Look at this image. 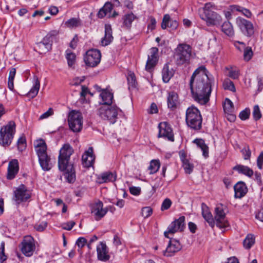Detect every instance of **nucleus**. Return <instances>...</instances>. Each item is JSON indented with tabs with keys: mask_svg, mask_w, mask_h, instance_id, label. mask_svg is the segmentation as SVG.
I'll return each mask as SVG.
<instances>
[{
	"mask_svg": "<svg viewBox=\"0 0 263 263\" xmlns=\"http://www.w3.org/2000/svg\"><path fill=\"white\" fill-rule=\"evenodd\" d=\"M190 87L195 101L201 105L209 102L211 93V81L205 67H199L194 72L190 79Z\"/></svg>",
	"mask_w": 263,
	"mask_h": 263,
	"instance_id": "1",
	"label": "nucleus"
},
{
	"mask_svg": "<svg viewBox=\"0 0 263 263\" xmlns=\"http://www.w3.org/2000/svg\"><path fill=\"white\" fill-rule=\"evenodd\" d=\"M73 148L68 143L64 144L60 151L58 157V166L60 171L64 172L65 177L68 182L73 183L76 180L75 171L72 164L69 163Z\"/></svg>",
	"mask_w": 263,
	"mask_h": 263,
	"instance_id": "2",
	"label": "nucleus"
},
{
	"mask_svg": "<svg viewBox=\"0 0 263 263\" xmlns=\"http://www.w3.org/2000/svg\"><path fill=\"white\" fill-rule=\"evenodd\" d=\"M185 121L191 129L199 130L202 127V118L199 109L194 106L189 107L186 111Z\"/></svg>",
	"mask_w": 263,
	"mask_h": 263,
	"instance_id": "3",
	"label": "nucleus"
},
{
	"mask_svg": "<svg viewBox=\"0 0 263 263\" xmlns=\"http://www.w3.org/2000/svg\"><path fill=\"white\" fill-rule=\"evenodd\" d=\"M192 53L191 47L186 44H179L175 49V58L178 65L188 63Z\"/></svg>",
	"mask_w": 263,
	"mask_h": 263,
	"instance_id": "4",
	"label": "nucleus"
},
{
	"mask_svg": "<svg viewBox=\"0 0 263 263\" xmlns=\"http://www.w3.org/2000/svg\"><path fill=\"white\" fill-rule=\"evenodd\" d=\"M15 132V124L11 121L3 126L0 130V144L4 146H9L12 142Z\"/></svg>",
	"mask_w": 263,
	"mask_h": 263,
	"instance_id": "5",
	"label": "nucleus"
},
{
	"mask_svg": "<svg viewBox=\"0 0 263 263\" xmlns=\"http://www.w3.org/2000/svg\"><path fill=\"white\" fill-rule=\"evenodd\" d=\"M119 108L116 106L103 105L98 110V115L103 120H108L111 123L116 122Z\"/></svg>",
	"mask_w": 263,
	"mask_h": 263,
	"instance_id": "6",
	"label": "nucleus"
},
{
	"mask_svg": "<svg viewBox=\"0 0 263 263\" xmlns=\"http://www.w3.org/2000/svg\"><path fill=\"white\" fill-rule=\"evenodd\" d=\"M211 6L210 3L205 4L203 8L204 13L201 15V18L205 21L209 26L219 24L222 21V18L216 12L210 9Z\"/></svg>",
	"mask_w": 263,
	"mask_h": 263,
	"instance_id": "7",
	"label": "nucleus"
},
{
	"mask_svg": "<svg viewBox=\"0 0 263 263\" xmlns=\"http://www.w3.org/2000/svg\"><path fill=\"white\" fill-rule=\"evenodd\" d=\"M82 116L80 112L72 110L68 116V124L70 128L73 132H79L83 127Z\"/></svg>",
	"mask_w": 263,
	"mask_h": 263,
	"instance_id": "8",
	"label": "nucleus"
},
{
	"mask_svg": "<svg viewBox=\"0 0 263 263\" xmlns=\"http://www.w3.org/2000/svg\"><path fill=\"white\" fill-rule=\"evenodd\" d=\"M101 54L97 49H90L87 51L84 57V61L88 66L93 67L100 62Z\"/></svg>",
	"mask_w": 263,
	"mask_h": 263,
	"instance_id": "9",
	"label": "nucleus"
},
{
	"mask_svg": "<svg viewBox=\"0 0 263 263\" xmlns=\"http://www.w3.org/2000/svg\"><path fill=\"white\" fill-rule=\"evenodd\" d=\"M31 196V191L23 184L14 191V199L18 204L27 201L30 198Z\"/></svg>",
	"mask_w": 263,
	"mask_h": 263,
	"instance_id": "10",
	"label": "nucleus"
},
{
	"mask_svg": "<svg viewBox=\"0 0 263 263\" xmlns=\"http://www.w3.org/2000/svg\"><path fill=\"white\" fill-rule=\"evenodd\" d=\"M236 24L244 35L251 36L254 34V27L251 22L242 17H238L236 18Z\"/></svg>",
	"mask_w": 263,
	"mask_h": 263,
	"instance_id": "11",
	"label": "nucleus"
},
{
	"mask_svg": "<svg viewBox=\"0 0 263 263\" xmlns=\"http://www.w3.org/2000/svg\"><path fill=\"white\" fill-rule=\"evenodd\" d=\"M215 219L217 226L220 228H224L229 226V223L226 219V213L224 212L223 205L219 204L215 209Z\"/></svg>",
	"mask_w": 263,
	"mask_h": 263,
	"instance_id": "12",
	"label": "nucleus"
},
{
	"mask_svg": "<svg viewBox=\"0 0 263 263\" xmlns=\"http://www.w3.org/2000/svg\"><path fill=\"white\" fill-rule=\"evenodd\" d=\"M185 217L181 216L173 221L168 227L167 231L165 232V237L169 238V234H174L177 231H182L184 228Z\"/></svg>",
	"mask_w": 263,
	"mask_h": 263,
	"instance_id": "13",
	"label": "nucleus"
},
{
	"mask_svg": "<svg viewBox=\"0 0 263 263\" xmlns=\"http://www.w3.org/2000/svg\"><path fill=\"white\" fill-rule=\"evenodd\" d=\"M91 212L97 221L100 220L108 212L107 208H103L102 201H98L91 205Z\"/></svg>",
	"mask_w": 263,
	"mask_h": 263,
	"instance_id": "14",
	"label": "nucleus"
},
{
	"mask_svg": "<svg viewBox=\"0 0 263 263\" xmlns=\"http://www.w3.org/2000/svg\"><path fill=\"white\" fill-rule=\"evenodd\" d=\"M159 134L158 137H163L168 140L174 141V137L172 129L170 124L167 122H161L158 126Z\"/></svg>",
	"mask_w": 263,
	"mask_h": 263,
	"instance_id": "15",
	"label": "nucleus"
},
{
	"mask_svg": "<svg viewBox=\"0 0 263 263\" xmlns=\"http://www.w3.org/2000/svg\"><path fill=\"white\" fill-rule=\"evenodd\" d=\"M35 250V245L33 239L31 237H25L22 242L21 250L22 253L26 256L30 257L32 255Z\"/></svg>",
	"mask_w": 263,
	"mask_h": 263,
	"instance_id": "16",
	"label": "nucleus"
},
{
	"mask_svg": "<svg viewBox=\"0 0 263 263\" xmlns=\"http://www.w3.org/2000/svg\"><path fill=\"white\" fill-rule=\"evenodd\" d=\"M158 49L157 47H152L150 49L149 54L145 65V69L150 71L156 66L158 60Z\"/></svg>",
	"mask_w": 263,
	"mask_h": 263,
	"instance_id": "17",
	"label": "nucleus"
},
{
	"mask_svg": "<svg viewBox=\"0 0 263 263\" xmlns=\"http://www.w3.org/2000/svg\"><path fill=\"white\" fill-rule=\"evenodd\" d=\"M181 248L182 246L178 240L171 239L170 240L169 243L166 249L163 251V254L166 256H172L180 251Z\"/></svg>",
	"mask_w": 263,
	"mask_h": 263,
	"instance_id": "18",
	"label": "nucleus"
},
{
	"mask_svg": "<svg viewBox=\"0 0 263 263\" xmlns=\"http://www.w3.org/2000/svg\"><path fill=\"white\" fill-rule=\"evenodd\" d=\"M95 160V156L93 155V148L90 147L82 155V165L85 167L89 168L92 166Z\"/></svg>",
	"mask_w": 263,
	"mask_h": 263,
	"instance_id": "19",
	"label": "nucleus"
},
{
	"mask_svg": "<svg viewBox=\"0 0 263 263\" xmlns=\"http://www.w3.org/2000/svg\"><path fill=\"white\" fill-rule=\"evenodd\" d=\"M97 257L99 260L106 261L110 258L108 250L105 243L100 242L97 247Z\"/></svg>",
	"mask_w": 263,
	"mask_h": 263,
	"instance_id": "20",
	"label": "nucleus"
},
{
	"mask_svg": "<svg viewBox=\"0 0 263 263\" xmlns=\"http://www.w3.org/2000/svg\"><path fill=\"white\" fill-rule=\"evenodd\" d=\"M178 95L174 91H169L167 97V105L168 108L174 110L179 105Z\"/></svg>",
	"mask_w": 263,
	"mask_h": 263,
	"instance_id": "21",
	"label": "nucleus"
},
{
	"mask_svg": "<svg viewBox=\"0 0 263 263\" xmlns=\"http://www.w3.org/2000/svg\"><path fill=\"white\" fill-rule=\"evenodd\" d=\"M19 170L18 162L16 159H13L9 163L7 178L9 180L14 179Z\"/></svg>",
	"mask_w": 263,
	"mask_h": 263,
	"instance_id": "22",
	"label": "nucleus"
},
{
	"mask_svg": "<svg viewBox=\"0 0 263 263\" xmlns=\"http://www.w3.org/2000/svg\"><path fill=\"white\" fill-rule=\"evenodd\" d=\"M116 178L117 175L116 173L106 172L98 176L97 181L100 184L108 182H114L116 181Z\"/></svg>",
	"mask_w": 263,
	"mask_h": 263,
	"instance_id": "23",
	"label": "nucleus"
},
{
	"mask_svg": "<svg viewBox=\"0 0 263 263\" xmlns=\"http://www.w3.org/2000/svg\"><path fill=\"white\" fill-rule=\"evenodd\" d=\"M112 8L113 6L112 4L110 2H106L104 6L99 10L98 13V17L99 18H103L106 15H108L109 17H111V12ZM118 14L116 12H114L112 16L115 17Z\"/></svg>",
	"mask_w": 263,
	"mask_h": 263,
	"instance_id": "24",
	"label": "nucleus"
},
{
	"mask_svg": "<svg viewBox=\"0 0 263 263\" xmlns=\"http://www.w3.org/2000/svg\"><path fill=\"white\" fill-rule=\"evenodd\" d=\"M235 197L241 198L243 197L248 192L246 184L241 181L237 183L234 186Z\"/></svg>",
	"mask_w": 263,
	"mask_h": 263,
	"instance_id": "25",
	"label": "nucleus"
},
{
	"mask_svg": "<svg viewBox=\"0 0 263 263\" xmlns=\"http://www.w3.org/2000/svg\"><path fill=\"white\" fill-rule=\"evenodd\" d=\"M39 158V161L42 168L45 171L50 170L52 167V164L51 161V158L47 154L41 155Z\"/></svg>",
	"mask_w": 263,
	"mask_h": 263,
	"instance_id": "26",
	"label": "nucleus"
},
{
	"mask_svg": "<svg viewBox=\"0 0 263 263\" xmlns=\"http://www.w3.org/2000/svg\"><path fill=\"white\" fill-rule=\"evenodd\" d=\"M35 150L38 157L47 154V145L43 139H39L34 142Z\"/></svg>",
	"mask_w": 263,
	"mask_h": 263,
	"instance_id": "27",
	"label": "nucleus"
},
{
	"mask_svg": "<svg viewBox=\"0 0 263 263\" xmlns=\"http://www.w3.org/2000/svg\"><path fill=\"white\" fill-rule=\"evenodd\" d=\"M112 40L111 27L109 24H106L105 25V35L101 40V44L103 46H107L111 43Z\"/></svg>",
	"mask_w": 263,
	"mask_h": 263,
	"instance_id": "28",
	"label": "nucleus"
},
{
	"mask_svg": "<svg viewBox=\"0 0 263 263\" xmlns=\"http://www.w3.org/2000/svg\"><path fill=\"white\" fill-rule=\"evenodd\" d=\"M201 208L203 217L211 227H213L214 226L215 222L212 214L210 212L208 207L205 205V204L202 203L201 204Z\"/></svg>",
	"mask_w": 263,
	"mask_h": 263,
	"instance_id": "29",
	"label": "nucleus"
},
{
	"mask_svg": "<svg viewBox=\"0 0 263 263\" xmlns=\"http://www.w3.org/2000/svg\"><path fill=\"white\" fill-rule=\"evenodd\" d=\"M178 25V22L171 20L168 14L164 15L161 23V27L163 29H166L167 27L171 28L172 29H175L177 28Z\"/></svg>",
	"mask_w": 263,
	"mask_h": 263,
	"instance_id": "30",
	"label": "nucleus"
},
{
	"mask_svg": "<svg viewBox=\"0 0 263 263\" xmlns=\"http://www.w3.org/2000/svg\"><path fill=\"white\" fill-rule=\"evenodd\" d=\"M59 34V31L57 30H52L49 32L43 39L42 42L46 44L47 48L52 47L53 40L55 39L57 36Z\"/></svg>",
	"mask_w": 263,
	"mask_h": 263,
	"instance_id": "31",
	"label": "nucleus"
},
{
	"mask_svg": "<svg viewBox=\"0 0 263 263\" xmlns=\"http://www.w3.org/2000/svg\"><path fill=\"white\" fill-rule=\"evenodd\" d=\"M238 43L242 46V48H244V52H243V58L245 61H249L252 57V55L253 54L252 50L251 47H246L245 44L243 42H237L235 43V46L236 48H237L239 50H241L240 48L239 47H238L236 44Z\"/></svg>",
	"mask_w": 263,
	"mask_h": 263,
	"instance_id": "32",
	"label": "nucleus"
},
{
	"mask_svg": "<svg viewBox=\"0 0 263 263\" xmlns=\"http://www.w3.org/2000/svg\"><path fill=\"white\" fill-rule=\"evenodd\" d=\"M34 84L32 87L27 94L28 97L31 98H34L38 93L40 87V82L36 76H34Z\"/></svg>",
	"mask_w": 263,
	"mask_h": 263,
	"instance_id": "33",
	"label": "nucleus"
},
{
	"mask_svg": "<svg viewBox=\"0 0 263 263\" xmlns=\"http://www.w3.org/2000/svg\"><path fill=\"white\" fill-rule=\"evenodd\" d=\"M34 84L32 87L27 94L28 97L31 98H34L38 93L40 87V82L36 76H34Z\"/></svg>",
	"mask_w": 263,
	"mask_h": 263,
	"instance_id": "34",
	"label": "nucleus"
},
{
	"mask_svg": "<svg viewBox=\"0 0 263 263\" xmlns=\"http://www.w3.org/2000/svg\"><path fill=\"white\" fill-rule=\"evenodd\" d=\"M174 75L173 69H170L168 65L165 64L162 71V79L164 82L167 83Z\"/></svg>",
	"mask_w": 263,
	"mask_h": 263,
	"instance_id": "35",
	"label": "nucleus"
},
{
	"mask_svg": "<svg viewBox=\"0 0 263 263\" xmlns=\"http://www.w3.org/2000/svg\"><path fill=\"white\" fill-rule=\"evenodd\" d=\"M104 105H111L113 99V93L106 90H103L100 94Z\"/></svg>",
	"mask_w": 263,
	"mask_h": 263,
	"instance_id": "36",
	"label": "nucleus"
},
{
	"mask_svg": "<svg viewBox=\"0 0 263 263\" xmlns=\"http://www.w3.org/2000/svg\"><path fill=\"white\" fill-rule=\"evenodd\" d=\"M194 143L200 148L204 158H208L209 157V147L205 144L204 141L202 139H196L194 140Z\"/></svg>",
	"mask_w": 263,
	"mask_h": 263,
	"instance_id": "37",
	"label": "nucleus"
},
{
	"mask_svg": "<svg viewBox=\"0 0 263 263\" xmlns=\"http://www.w3.org/2000/svg\"><path fill=\"white\" fill-rule=\"evenodd\" d=\"M233 170L249 177H251L253 175V170L247 166L237 165L233 167Z\"/></svg>",
	"mask_w": 263,
	"mask_h": 263,
	"instance_id": "38",
	"label": "nucleus"
},
{
	"mask_svg": "<svg viewBox=\"0 0 263 263\" xmlns=\"http://www.w3.org/2000/svg\"><path fill=\"white\" fill-rule=\"evenodd\" d=\"M222 31L227 35L232 36L234 34V31L232 25L229 22H225L221 26Z\"/></svg>",
	"mask_w": 263,
	"mask_h": 263,
	"instance_id": "39",
	"label": "nucleus"
},
{
	"mask_svg": "<svg viewBox=\"0 0 263 263\" xmlns=\"http://www.w3.org/2000/svg\"><path fill=\"white\" fill-rule=\"evenodd\" d=\"M64 24L68 28H77L82 25V22L79 17H73L66 21Z\"/></svg>",
	"mask_w": 263,
	"mask_h": 263,
	"instance_id": "40",
	"label": "nucleus"
},
{
	"mask_svg": "<svg viewBox=\"0 0 263 263\" xmlns=\"http://www.w3.org/2000/svg\"><path fill=\"white\" fill-rule=\"evenodd\" d=\"M231 10L232 11H236L240 12L248 18H251L252 15V13L249 9L245 8L238 5L231 6Z\"/></svg>",
	"mask_w": 263,
	"mask_h": 263,
	"instance_id": "41",
	"label": "nucleus"
},
{
	"mask_svg": "<svg viewBox=\"0 0 263 263\" xmlns=\"http://www.w3.org/2000/svg\"><path fill=\"white\" fill-rule=\"evenodd\" d=\"M136 18V16L133 13H130L125 14L123 17V24L127 28H130L133 22Z\"/></svg>",
	"mask_w": 263,
	"mask_h": 263,
	"instance_id": "42",
	"label": "nucleus"
},
{
	"mask_svg": "<svg viewBox=\"0 0 263 263\" xmlns=\"http://www.w3.org/2000/svg\"><path fill=\"white\" fill-rule=\"evenodd\" d=\"M255 243V237L251 234H248L243 240V247L246 249H250Z\"/></svg>",
	"mask_w": 263,
	"mask_h": 263,
	"instance_id": "43",
	"label": "nucleus"
},
{
	"mask_svg": "<svg viewBox=\"0 0 263 263\" xmlns=\"http://www.w3.org/2000/svg\"><path fill=\"white\" fill-rule=\"evenodd\" d=\"M16 74V69L13 67H11L10 69L9 74V78H8V85L9 88L11 90H13L14 89V79L15 78V76Z\"/></svg>",
	"mask_w": 263,
	"mask_h": 263,
	"instance_id": "44",
	"label": "nucleus"
},
{
	"mask_svg": "<svg viewBox=\"0 0 263 263\" xmlns=\"http://www.w3.org/2000/svg\"><path fill=\"white\" fill-rule=\"evenodd\" d=\"M66 58L67 60L68 65L69 67H72L75 63L76 55L69 50L66 51Z\"/></svg>",
	"mask_w": 263,
	"mask_h": 263,
	"instance_id": "45",
	"label": "nucleus"
},
{
	"mask_svg": "<svg viewBox=\"0 0 263 263\" xmlns=\"http://www.w3.org/2000/svg\"><path fill=\"white\" fill-rule=\"evenodd\" d=\"M160 166V163L159 160H152L148 167V169L150 171V174H153L156 173L158 171Z\"/></svg>",
	"mask_w": 263,
	"mask_h": 263,
	"instance_id": "46",
	"label": "nucleus"
},
{
	"mask_svg": "<svg viewBox=\"0 0 263 263\" xmlns=\"http://www.w3.org/2000/svg\"><path fill=\"white\" fill-rule=\"evenodd\" d=\"M36 50L40 53H45L51 49V47L47 48L46 44H44L42 41L37 43L36 46Z\"/></svg>",
	"mask_w": 263,
	"mask_h": 263,
	"instance_id": "47",
	"label": "nucleus"
},
{
	"mask_svg": "<svg viewBox=\"0 0 263 263\" xmlns=\"http://www.w3.org/2000/svg\"><path fill=\"white\" fill-rule=\"evenodd\" d=\"M183 167L185 170V172L187 174H190L193 171L194 166L192 164L189 162V161L186 159H182Z\"/></svg>",
	"mask_w": 263,
	"mask_h": 263,
	"instance_id": "48",
	"label": "nucleus"
},
{
	"mask_svg": "<svg viewBox=\"0 0 263 263\" xmlns=\"http://www.w3.org/2000/svg\"><path fill=\"white\" fill-rule=\"evenodd\" d=\"M223 87L224 89L229 90L232 92H235L236 90L233 82L229 79L224 80L223 83Z\"/></svg>",
	"mask_w": 263,
	"mask_h": 263,
	"instance_id": "49",
	"label": "nucleus"
},
{
	"mask_svg": "<svg viewBox=\"0 0 263 263\" xmlns=\"http://www.w3.org/2000/svg\"><path fill=\"white\" fill-rule=\"evenodd\" d=\"M127 80L129 87H135L136 85V80L134 73L129 72L127 77Z\"/></svg>",
	"mask_w": 263,
	"mask_h": 263,
	"instance_id": "50",
	"label": "nucleus"
},
{
	"mask_svg": "<svg viewBox=\"0 0 263 263\" xmlns=\"http://www.w3.org/2000/svg\"><path fill=\"white\" fill-rule=\"evenodd\" d=\"M233 104L229 99L226 98L223 104V109L224 111L230 112L233 110Z\"/></svg>",
	"mask_w": 263,
	"mask_h": 263,
	"instance_id": "51",
	"label": "nucleus"
},
{
	"mask_svg": "<svg viewBox=\"0 0 263 263\" xmlns=\"http://www.w3.org/2000/svg\"><path fill=\"white\" fill-rule=\"evenodd\" d=\"M26 146V138L24 136L21 137L17 141V147L20 151H23Z\"/></svg>",
	"mask_w": 263,
	"mask_h": 263,
	"instance_id": "52",
	"label": "nucleus"
},
{
	"mask_svg": "<svg viewBox=\"0 0 263 263\" xmlns=\"http://www.w3.org/2000/svg\"><path fill=\"white\" fill-rule=\"evenodd\" d=\"M147 29L151 31L154 30L156 26V20L153 16H149L148 19Z\"/></svg>",
	"mask_w": 263,
	"mask_h": 263,
	"instance_id": "53",
	"label": "nucleus"
},
{
	"mask_svg": "<svg viewBox=\"0 0 263 263\" xmlns=\"http://www.w3.org/2000/svg\"><path fill=\"white\" fill-rule=\"evenodd\" d=\"M253 116L255 120L257 121L261 117V114L258 105H256L254 106L253 111Z\"/></svg>",
	"mask_w": 263,
	"mask_h": 263,
	"instance_id": "54",
	"label": "nucleus"
},
{
	"mask_svg": "<svg viewBox=\"0 0 263 263\" xmlns=\"http://www.w3.org/2000/svg\"><path fill=\"white\" fill-rule=\"evenodd\" d=\"M245 160H249L250 158L251 152L248 146H245L241 151Z\"/></svg>",
	"mask_w": 263,
	"mask_h": 263,
	"instance_id": "55",
	"label": "nucleus"
},
{
	"mask_svg": "<svg viewBox=\"0 0 263 263\" xmlns=\"http://www.w3.org/2000/svg\"><path fill=\"white\" fill-rule=\"evenodd\" d=\"M153 213V210L149 206H145L142 209L141 214L144 218H146L150 216Z\"/></svg>",
	"mask_w": 263,
	"mask_h": 263,
	"instance_id": "56",
	"label": "nucleus"
},
{
	"mask_svg": "<svg viewBox=\"0 0 263 263\" xmlns=\"http://www.w3.org/2000/svg\"><path fill=\"white\" fill-rule=\"evenodd\" d=\"M250 111L249 108H246L241 111L239 114V118L242 120H246L249 118Z\"/></svg>",
	"mask_w": 263,
	"mask_h": 263,
	"instance_id": "57",
	"label": "nucleus"
},
{
	"mask_svg": "<svg viewBox=\"0 0 263 263\" xmlns=\"http://www.w3.org/2000/svg\"><path fill=\"white\" fill-rule=\"evenodd\" d=\"M172 203V202L169 198L165 199L161 205V211H165L171 207Z\"/></svg>",
	"mask_w": 263,
	"mask_h": 263,
	"instance_id": "58",
	"label": "nucleus"
},
{
	"mask_svg": "<svg viewBox=\"0 0 263 263\" xmlns=\"http://www.w3.org/2000/svg\"><path fill=\"white\" fill-rule=\"evenodd\" d=\"M5 243L4 242L1 243L0 247V261L1 263L4 262L7 259V256L5 254Z\"/></svg>",
	"mask_w": 263,
	"mask_h": 263,
	"instance_id": "59",
	"label": "nucleus"
},
{
	"mask_svg": "<svg viewBox=\"0 0 263 263\" xmlns=\"http://www.w3.org/2000/svg\"><path fill=\"white\" fill-rule=\"evenodd\" d=\"M76 223L73 221H70L62 224V228L64 230L70 231L72 229Z\"/></svg>",
	"mask_w": 263,
	"mask_h": 263,
	"instance_id": "60",
	"label": "nucleus"
},
{
	"mask_svg": "<svg viewBox=\"0 0 263 263\" xmlns=\"http://www.w3.org/2000/svg\"><path fill=\"white\" fill-rule=\"evenodd\" d=\"M239 73L238 70H233V69H230L228 76L233 79H237L239 77Z\"/></svg>",
	"mask_w": 263,
	"mask_h": 263,
	"instance_id": "61",
	"label": "nucleus"
},
{
	"mask_svg": "<svg viewBox=\"0 0 263 263\" xmlns=\"http://www.w3.org/2000/svg\"><path fill=\"white\" fill-rule=\"evenodd\" d=\"M53 114V110L52 108H49L48 110L43 114L40 117V119L43 120L44 119H46L50 117V116L52 115Z\"/></svg>",
	"mask_w": 263,
	"mask_h": 263,
	"instance_id": "62",
	"label": "nucleus"
},
{
	"mask_svg": "<svg viewBox=\"0 0 263 263\" xmlns=\"http://www.w3.org/2000/svg\"><path fill=\"white\" fill-rule=\"evenodd\" d=\"M87 243L86 239L84 237H80L76 241V245L79 248H82L85 246Z\"/></svg>",
	"mask_w": 263,
	"mask_h": 263,
	"instance_id": "63",
	"label": "nucleus"
},
{
	"mask_svg": "<svg viewBox=\"0 0 263 263\" xmlns=\"http://www.w3.org/2000/svg\"><path fill=\"white\" fill-rule=\"evenodd\" d=\"M257 165L259 169H262L263 165V152H261L257 159Z\"/></svg>",
	"mask_w": 263,
	"mask_h": 263,
	"instance_id": "64",
	"label": "nucleus"
}]
</instances>
